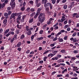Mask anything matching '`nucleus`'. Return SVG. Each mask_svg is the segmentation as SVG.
I'll list each match as a JSON object with an SVG mask.
<instances>
[{
	"label": "nucleus",
	"instance_id": "nucleus-24",
	"mask_svg": "<svg viewBox=\"0 0 79 79\" xmlns=\"http://www.w3.org/2000/svg\"><path fill=\"white\" fill-rule=\"evenodd\" d=\"M33 21H34V19H33V18L30 19L29 23H32V22H33Z\"/></svg>",
	"mask_w": 79,
	"mask_h": 79
},
{
	"label": "nucleus",
	"instance_id": "nucleus-52",
	"mask_svg": "<svg viewBox=\"0 0 79 79\" xmlns=\"http://www.w3.org/2000/svg\"><path fill=\"white\" fill-rule=\"evenodd\" d=\"M17 50H18L19 52H21V48H19L17 49Z\"/></svg>",
	"mask_w": 79,
	"mask_h": 79
},
{
	"label": "nucleus",
	"instance_id": "nucleus-40",
	"mask_svg": "<svg viewBox=\"0 0 79 79\" xmlns=\"http://www.w3.org/2000/svg\"><path fill=\"white\" fill-rule=\"evenodd\" d=\"M3 30L2 28L0 29V34H2L3 32Z\"/></svg>",
	"mask_w": 79,
	"mask_h": 79
},
{
	"label": "nucleus",
	"instance_id": "nucleus-61",
	"mask_svg": "<svg viewBox=\"0 0 79 79\" xmlns=\"http://www.w3.org/2000/svg\"><path fill=\"white\" fill-rule=\"evenodd\" d=\"M10 30L11 31H15V29L13 28H11L10 29Z\"/></svg>",
	"mask_w": 79,
	"mask_h": 79
},
{
	"label": "nucleus",
	"instance_id": "nucleus-21",
	"mask_svg": "<svg viewBox=\"0 0 79 79\" xmlns=\"http://www.w3.org/2000/svg\"><path fill=\"white\" fill-rule=\"evenodd\" d=\"M12 14H13V15H14V16H19V15H20V14L19 13H12Z\"/></svg>",
	"mask_w": 79,
	"mask_h": 79
},
{
	"label": "nucleus",
	"instance_id": "nucleus-5",
	"mask_svg": "<svg viewBox=\"0 0 79 79\" xmlns=\"http://www.w3.org/2000/svg\"><path fill=\"white\" fill-rule=\"evenodd\" d=\"M8 2V0H5L4 3L2 4V7L3 8L5 6V4H7Z\"/></svg>",
	"mask_w": 79,
	"mask_h": 79
},
{
	"label": "nucleus",
	"instance_id": "nucleus-9",
	"mask_svg": "<svg viewBox=\"0 0 79 79\" xmlns=\"http://www.w3.org/2000/svg\"><path fill=\"white\" fill-rule=\"evenodd\" d=\"M4 16H5V17H6V18H8V13H4Z\"/></svg>",
	"mask_w": 79,
	"mask_h": 79
},
{
	"label": "nucleus",
	"instance_id": "nucleus-30",
	"mask_svg": "<svg viewBox=\"0 0 79 79\" xmlns=\"http://www.w3.org/2000/svg\"><path fill=\"white\" fill-rule=\"evenodd\" d=\"M73 53H75V54H76L77 53H79V51H78V50H74L73 51Z\"/></svg>",
	"mask_w": 79,
	"mask_h": 79
},
{
	"label": "nucleus",
	"instance_id": "nucleus-3",
	"mask_svg": "<svg viewBox=\"0 0 79 79\" xmlns=\"http://www.w3.org/2000/svg\"><path fill=\"white\" fill-rule=\"evenodd\" d=\"M15 0H11L12 2L10 3V5L11 6L12 8H14L15 6V3L13 2H14Z\"/></svg>",
	"mask_w": 79,
	"mask_h": 79
},
{
	"label": "nucleus",
	"instance_id": "nucleus-60",
	"mask_svg": "<svg viewBox=\"0 0 79 79\" xmlns=\"http://www.w3.org/2000/svg\"><path fill=\"white\" fill-rule=\"evenodd\" d=\"M68 23V21H67L66 20L64 21V24H66Z\"/></svg>",
	"mask_w": 79,
	"mask_h": 79
},
{
	"label": "nucleus",
	"instance_id": "nucleus-27",
	"mask_svg": "<svg viewBox=\"0 0 79 79\" xmlns=\"http://www.w3.org/2000/svg\"><path fill=\"white\" fill-rule=\"evenodd\" d=\"M53 4H55L56 3V0H51Z\"/></svg>",
	"mask_w": 79,
	"mask_h": 79
},
{
	"label": "nucleus",
	"instance_id": "nucleus-15",
	"mask_svg": "<svg viewBox=\"0 0 79 79\" xmlns=\"http://www.w3.org/2000/svg\"><path fill=\"white\" fill-rule=\"evenodd\" d=\"M17 45L18 47H20L21 45V42H19L17 44Z\"/></svg>",
	"mask_w": 79,
	"mask_h": 79
},
{
	"label": "nucleus",
	"instance_id": "nucleus-57",
	"mask_svg": "<svg viewBox=\"0 0 79 79\" xmlns=\"http://www.w3.org/2000/svg\"><path fill=\"white\" fill-rule=\"evenodd\" d=\"M19 20H20L18 19H17V23H18L19 24L20 23V21Z\"/></svg>",
	"mask_w": 79,
	"mask_h": 79
},
{
	"label": "nucleus",
	"instance_id": "nucleus-50",
	"mask_svg": "<svg viewBox=\"0 0 79 79\" xmlns=\"http://www.w3.org/2000/svg\"><path fill=\"white\" fill-rule=\"evenodd\" d=\"M50 46L52 47H54V46H55V44H51L50 45Z\"/></svg>",
	"mask_w": 79,
	"mask_h": 79
},
{
	"label": "nucleus",
	"instance_id": "nucleus-55",
	"mask_svg": "<svg viewBox=\"0 0 79 79\" xmlns=\"http://www.w3.org/2000/svg\"><path fill=\"white\" fill-rule=\"evenodd\" d=\"M67 39H68V36H65L64 37V40H66Z\"/></svg>",
	"mask_w": 79,
	"mask_h": 79
},
{
	"label": "nucleus",
	"instance_id": "nucleus-12",
	"mask_svg": "<svg viewBox=\"0 0 79 79\" xmlns=\"http://www.w3.org/2000/svg\"><path fill=\"white\" fill-rule=\"evenodd\" d=\"M45 10L46 12L48 13H49V8L48 7H46L45 8Z\"/></svg>",
	"mask_w": 79,
	"mask_h": 79
},
{
	"label": "nucleus",
	"instance_id": "nucleus-64",
	"mask_svg": "<svg viewBox=\"0 0 79 79\" xmlns=\"http://www.w3.org/2000/svg\"><path fill=\"white\" fill-rule=\"evenodd\" d=\"M34 51H31L30 53V54H34Z\"/></svg>",
	"mask_w": 79,
	"mask_h": 79
},
{
	"label": "nucleus",
	"instance_id": "nucleus-46",
	"mask_svg": "<svg viewBox=\"0 0 79 79\" xmlns=\"http://www.w3.org/2000/svg\"><path fill=\"white\" fill-rule=\"evenodd\" d=\"M35 13H33L31 14L30 15L32 17L33 16H34V15H35Z\"/></svg>",
	"mask_w": 79,
	"mask_h": 79
},
{
	"label": "nucleus",
	"instance_id": "nucleus-34",
	"mask_svg": "<svg viewBox=\"0 0 79 79\" xmlns=\"http://www.w3.org/2000/svg\"><path fill=\"white\" fill-rule=\"evenodd\" d=\"M77 34V33H76V32H74L72 35L73 37H74L75 36H76Z\"/></svg>",
	"mask_w": 79,
	"mask_h": 79
},
{
	"label": "nucleus",
	"instance_id": "nucleus-59",
	"mask_svg": "<svg viewBox=\"0 0 79 79\" xmlns=\"http://www.w3.org/2000/svg\"><path fill=\"white\" fill-rule=\"evenodd\" d=\"M51 23V22L49 20L47 22V24H48V25H49Z\"/></svg>",
	"mask_w": 79,
	"mask_h": 79
},
{
	"label": "nucleus",
	"instance_id": "nucleus-38",
	"mask_svg": "<svg viewBox=\"0 0 79 79\" xmlns=\"http://www.w3.org/2000/svg\"><path fill=\"white\" fill-rule=\"evenodd\" d=\"M48 52H49V51H48V50L46 51V52H44L43 53V54H44V55L47 54V53H48Z\"/></svg>",
	"mask_w": 79,
	"mask_h": 79
},
{
	"label": "nucleus",
	"instance_id": "nucleus-62",
	"mask_svg": "<svg viewBox=\"0 0 79 79\" xmlns=\"http://www.w3.org/2000/svg\"><path fill=\"white\" fill-rule=\"evenodd\" d=\"M44 63V61L43 60H41L39 61V63L40 64H42Z\"/></svg>",
	"mask_w": 79,
	"mask_h": 79
},
{
	"label": "nucleus",
	"instance_id": "nucleus-13",
	"mask_svg": "<svg viewBox=\"0 0 79 79\" xmlns=\"http://www.w3.org/2000/svg\"><path fill=\"white\" fill-rule=\"evenodd\" d=\"M66 72H67V69H66L62 71V74H64V73H66Z\"/></svg>",
	"mask_w": 79,
	"mask_h": 79
},
{
	"label": "nucleus",
	"instance_id": "nucleus-2",
	"mask_svg": "<svg viewBox=\"0 0 79 79\" xmlns=\"http://www.w3.org/2000/svg\"><path fill=\"white\" fill-rule=\"evenodd\" d=\"M44 7H50V10H52L53 8V6L52 4L50 3H47V4H45L44 5Z\"/></svg>",
	"mask_w": 79,
	"mask_h": 79
},
{
	"label": "nucleus",
	"instance_id": "nucleus-43",
	"mask_svg": "<svg viewBox=\"0 0 79 79\" xmlns=\"http://www.w3.org/2000/svg\"><path fill=\"white\" fill-rule=\"evenodd\" d=\"M57 76L58 77H62V76H63V75H62V74L57 75Z\"/></svg>",
	"mask_w": 79,
	"mask_h": 79
},
{
	"label": "nucleus",
	"instance_id": "nucleus-23",
	"mask_svg": "<svg viewBox=\"0 0 79 79\" xmlns=\"http://www.w3.org/2000/svg\"><path fill=\"white\" fill-rule=\"evenodd\" d=\"M78 41H79V40H77L76 38H75L74 39H73V42H74L75 43L76 42H77Z\"/></svg>",
	"mask_w": 79,
	"mask_h": 79
},
{
	"label": "nucleus",
	"instance_id": "nucleus-16",
	"mask_svg": "<svg viewBox=\"0 0 79 79\" xmlns=\"http://www.w3.org/2000/svg\"><path fill=\"white\" fill-rule=\"evenodd\" d=\"M60 52L62 53H65L66 51L64 49H62L60 51Z\"/></svg>",
	"mask_w": 79,
	"mask_h": 79
},
{
	"label": "nucleus",
	"instance_id": "nucleus-10",
	"mask_svg": "<svg viewBox=\"0 0 79 79\" xmlns=\"http://www.w3.org/2000/svg\"><path fill=\"white\" fill-rule=\"evenodd\" d=\"M54 55H55V54H53L51 53H50L49 55H48V57H50V56H54Z\"/></svg>",
	"mask_w": 79,
	"mask_h": 79
},
{
	"label": "nucleus",
	"instance_id": "nucleus-28",
	"mask_svg": "<svg viewBox=\"0 0 79 79\" xmlns=\"http://www.w3.org/2000/svg\"><path fill=\"white\" fill-rule=\"evenodd\" d=\"M14 40H15V37L12 38V39H11L10 40L11 43H13V41H14Z\"/></svg>",
	"mask_w": 79,
	"mask_h": 79
},
{
	"label": "nucleus",
	"instance_id": "nucleus-17",
	"mask_svg": "<svg viewBox=\"0 0 79 79\" xmlns=\"http://www.w3.org/2000/svg\"><path fill=\"white\" fill-rule=\"evenodd\" d=\"M46 3H47V0H42V3L43 4H46Z\"/></svg>",
	"mask_w": 79,
	"mask_h": 79
},
{
	"label": "nucleus",
	"instance_id": "nucleus-56",
	"mask_svg": "<svg viewBox=\"0 0 79 79\" xmlns=\"http://www.w3.org/2000/svg\"><path fill=\"white\" fill-rule=\"evenodd\" d=\"M67 31H71V28L70 27L68 28L67 29Z\"/></svg>",
	"mask_w": 79,
	"mask_h": 79
},
{
	"label": "nucleus",
	"instance_id": "nucleus-6",
	"mask_svg": "<svg viewBox=\"0 0 79 79\" xmlns=\"http://www.w3.org/2000/svg\"><path fill=\"white\" fill-rule=\"evenodd\" d=\"M64 60H62L61 59H60L57 60L58 63H64Z\"/></svg>",
	"mask_w": 79,
	"mask_h": 79
},
{
	"label": "nucleus",
	"instance_id": "nucleus-54",
	"mask_svg": "<svg viewBox=\"0 0 79 79\" xmlns=\"http://www.w3.org/2000/svg\"><path fill=\"white\" fill-rule=\"evenodd\" d=\"M77 76V75L76 73H73V76H74V77H76Z\"/></svg>",
	"mask_w": 79,
	"mask_h": 79
},
{
	"label": "nucleus",
	"instance_id": "nucleus-7",
	"mask_svg": "<svg viewBox=\"0 0 79 79\" xmlns=\"http://www.w3.org/2000/svg\"><path fill=\"white\" fill-rule=\"evenodd\" d=\"M15 17L14 15H13V14H12L10 17V19H12V18H13V19H15Z\"/></svg>",
	"mask_w": 79,
	"mask_h": 79
},
{
	"label": "nucleus",
	"instance_id": "nucleus-53",
	"mask_svg": "<svg viewBox=\"0 0 79 79\" xmlns=\"http://www.w3.org/2000/svg\"><path fill=\"white\" fill-rule=\"evenodd\" d=\"M26 29L27 31H29V27L27 26L26 27Z\"/></svg>",
	"mask_w": 79,
	"mask_h": 79
},
{
	"label": "nucleus",
	"instance_id": "nucleus-39",
	"mask_svg": "<svg viewBox=\"0 0 79 79\" xmlns=\"http://www.w3.org/2000/svg\"><path fill=\"white\" fill-rule=\"evenodd\" d=\"M30 11L32 12H34L35 11V9L34 8H31L30 9Z\"/></svg>",
	"mask_w": 79,
	"mask_h": 79
},
{
	"label": "nucleus",
	"instance_id": "nucleus-37",
	"mask_svg": "<svg viewBox=\"0 0 79 79\" xmlns=\"http://www.w3.org/2000/svg\"><path fill=\"white\" fill-rule=\"evenodd\" d=\"M37 5H36V6H37V7H39V6H40V3H36Z\"/></svg>",
	"mask_w": 79,
	"mask_h": 79
},
{
	"label": "nucleus",
	"instance_id": "nucleus-63",
	"mask_svg": "<svg viewBox=\"0 0 79 79\" xmlns=\"http://www.w3.org/2000/svg\"><path fill=\"white\" fill-rule=\"evenodd\" d=\"M41 10H42V8H40L38 9L37 11H38V12H39V11H40Z\"/></svg>",
	"mask_w": 79,
	"mask_h": 79
},
{
	"label": "nucleus",
	"instance_id": "nucleus-1",
	"mask_svg": "<svg viewBox=\"0 0 79 79\" xmlns=\"http://www.w3.org/2000/svg\"><path fill=\"white\" fill-rule=\"evenodd\" d=\"M39 21L42 23L45 21V17H44L43 14L41 13L39 16Z\"/></svg>",
	"mask_w": 79,
	"mask_h": 79
},
{
	"label": "nucleus",
	"instance_id": "nucleus-58",
	"mask_svg": "<svg viewBox=\"0 0 79 79\" xmlns=\"http://www.w3.org/2000/svg\"><path fill=\"white\" fill-rule=\"evenodd\" d=\"M56 63H55L54 64H52V66H56Z\"/></svg>",
	"mask_w": 79,
	"mask_h": 79
},
{
	"label": "nucleus",
	"instance_id": "nucleus-33",
	"mask_svg": "<svg viewBox=\"0 0 79 79\" xmlns=\"http://www.w3.org/2000/svg\"><path fill=\"white\" fill-rule=\"evenodd\" d=\"M38 15H39V14H38V13H36V14L35 15L34 17V18H35H35H37V17L38 16Z\"/></svg>",
	"mask_w": 79,
	"mask_h": 79
},
{
	"label": "nucleus",
	"instance_id": "nucleus-11",
	"mask_svg": "<svg viewBox=\"0 0 79 79\" xmlns=\"http://www.w3.org/2000/svg\"><path fill=\"white\" fill-rule=\"evenodd\" d=\"M9 31H10L9 29L6 30L4 32V34H7L8 32H9Z\"/></svg>",
	"mask_w": 79,
	"mask_h": 79
},
{
	"label": "nucleus",
	"instance_id": "nucleus-31",
	"mask_svg": "<svg viewBox=\"0 0 79 79\" xmlns=\"http://www.w3.org/2000/svg\"><path fill=\"white\" fill-rule=\"evenodd\" d=\"M24 10H25V7H24V6H23L21 8V11H24Z\"/></svg>",
	"mask_w": 79,
	"mask_h": 79
},
{
	"label": "nucleus",
	"instance_id": "nucleus-19",
	"mask_svg": "<svg viewBox=\"0 0 79 79\" xmlns=\"http://www.w3.org/2000/svg\"><path fill=\"white\" fill-rule=\"evenodd\" d=\"M24 37H25L24 35H22L20 37V39H24Z\"/></svg>",
	"mask_w": 79,
	"mask_h": 79
},
{
	"label": "nucleus",
	"instance_id": "nucleus-44",
	"mask_svg": "<svg viewBox=\"0 0 79 79\" xmlns=\"http://www.w3.org/2000/svg\"><path fill=\"white\" fill-rule=\"evenodd\" d=\"M57 58H61V55H58L56 56Z\"/></svg>",
	"mask_w": 79,
	"mask_h": 79
},
{
	"label": "nucleus",
	"instance_id": "nucleus-49",
	"mask_svg": "<svg viewBox=\"0 0 79 79\" xmlns=\"http://www.w3.org/2000/svg\"><path fill=\"white\" fill-rule=\"evenodd\" d=\"M72 6H73V5L71 4L68 6V8H71Z\"/></svg>",
	"mask_w": 79,
	"mask_h": 79
},
{
	"label": "nucleus",
	"instance_id": "nucleus-48",
	"mask_svg": "<svg viewBox=\"0 0 79 79\" xmlns=\"http://www.w3.org/2000/svg\"><path fill=\"white\" fill-rule=\"evenodd\" d=\"M26 5V2H23V6H25Z\"/></svg>",
	"mask_w": 79,
	"mask_h": 79
},
{
	"label": "nucleus",
	"instance_id": "nucleus-22",
	"mask_svg": "<svg viewBox=\"0 0 79 79\" xmlns=\"http://www.w3.org/2000/svg\"><path fill=\"white\" fill-rule=\"evenodd\" d=\"M6 23H7V19H6L3 20V23L4 24H6Z\"/></svg>",
	"mask_w": 79,
	"mask_h": 79
},
{
	"label": "nucleus",
	"instance_id": "nucleus-8",
	"mask_svg": "<svg viewBox=\"0 0 79 79\" xmlns=\"http://www.w3.org/2000/svg\"><path fill=\"white\" fill-rule=\"evenodd\" d=\"M58 40H59V42H62L64 41L63 40V38H60V37L58 39Z\"/></svg>",
	"mask_w": 79,
	"mask_h": 79
},
{
	"label": "nucleus",
	"instance_id": "nucleus-18",
	"mask_svg": "<svg viewBox=\"0 0 79 79\" xmlns=\"http://www.w3.org/2000/svg\"><path fill=\"white\" fill-rule=\"evenodd\" d=\"M22 27H23V25H17V28L18 29H21Z\"/></svg>",
	"mask_w": 79,
	"mask_h": 79
},
{
	"label": "nucleus",
	"instance_id": "nucleus-14",
	"mask_svg": "<svg viewBox=\"0 0 79 79\" xmlns=\"http://www.w3.org/2000/svg\"><path fill=\"white\" fill-rule=\"evenodd\" d=\"M42 39H44V37H41L38 38V40L39 41V40H42Z\"/></svg>",
	"mask_w": 79,
	"mask_h": 79
},
{
	"label": "nucleus",
	"instance_id": "nucleus-42",
	"mask_svg": "<svg viewBox=\"0 0 79 79\" xmlns=\"http://www.w3.org/2000/svg\"><path fill=\"white\" fill-rule=\"evenodd\" d=\"M31 31H29L28 32H27V35H31Z\"/></svg>",
	"mask_w": 79,
	"mask_h": 79
},
{
	"label": "nucleus",
	"instance_id": "nucleus-29",
	"mask_svg": "<svg viewBox=\"0 0 79 79\" xmlns=\"http://www.w3.org/2000/svg\"><path fill=\"white\" fill-rule=\"evenodd\" d=\"M39 33L41 35L43 34V33H44V30H40V31Z\"/></svg>",
	"mask_w": 79,
	"mask_h": 79
},
{
	"label": "nucleus",
	"instance_id": "nucleus-35",
	"mask_svg": "<svg viewBox=\"0 0 79 79\" xmlns=\"http://www.w3.org/2000/svg\"><path fill=\"white\" fill-rule=\"evenodd\" d=\"M57 39H58V38L57 37H56L53 40V42H55V41H56V40H57Z\"/></svg>",
	"mask_w": 79,
	"mask_h": 79
},
{
	"label": "nucleus",
	"instance_id": "nucleus-45",
	"mask_svg": "<svg viewBox=\"0 0 79 79\" xmlns=\"http://www.w3.org/2000/svg\"><path fill=\"white\" fill-rule=\"evenodd\" d=\"M23 1H22L20 2V6H22L23 5Z\"/></svg>",
	"mask_w": 79,
	"mask_h": 79
},
{
	"label": "nucleus",
	"instance_id": "nucleus-4",
	"mask_svg": "<svg viewBox=\"0 0 79 79\" xmlns=\"http://www.w3.org/2000/svg\"><path fill=\"white\" fill-rule=\"evenodd\" d=\"M10 34H12V35H15V33L13 31H9L7 34L6 36L7 37H8L9 35H10Z\"/></svg>",
	"mask_w": 79,
	"mask_h": 79
},
{
	"label": "nucleus",
	"instance_id": "nucleus-32",
	"mask_svg": "<svg viewBox=\"0 0 79 79\" xmlns=\"http://www.w3.org/2000/svg\"><path fill=\"white\" fill-rule=\"evenodd\" d=\"M48 57L47 56L44 57L43 58V60L44 61H46V60H47V58Z\"/></svg>",
	"mask_w": 79,
	"mask_h": 79
},
{
	"label": "nucleus",
	"instance_id": "nucleus-51",
	"mask_svg": "<svg viewBox=\"0 0 79 79\" xmlns=\"http://www.w3.org/2000/svg\"><path fill=\"white\" fill-rule=\"evenodd\" d=\"M58 23H57L55 25H54L53 27H56V26H58Z\"/></svg>",
	"mask_w": 79,
	"mask_h": 79
},
{
	"label": "nucleus",
	"instance_id": "nucleus-47",
	"mask_svg": "<svg viewBox=\"0 0 79 79\" xmlns=\"http://www.w3.org/2000/svg\"><path fill=\"white\" fill-rule=\"evenodd\" d=\"M21 16L19 15L18 16V18H17V19H19V20H20V19H21Z\"/></svg>",
	"mask_w": 79,
	"mask_h": 79
},
{
	"label": "nucleus",
	"instance_id": "nucleus-20",
	"mask_svg": "<svg viewBox=\"0 0 79 79\" xmlns=\"http://www.w3.org/2000/svg\"><path fill=\"white\" fill-rule=\"evenodd\" d=\"M29 3L31 5H34V2L32 0L30 1L29 2Z\"/></svg>",
	"mask_w": 79,
	"mask_h": 79
},
{
	"label": "nucleus",
	"instance_id": "nucleus-25",
	"mask_svg": "<svg viewBox=\"0 0 79 79\" xmlns=\"http://www.w3.org/2000/svg\"><path fill=\"white\" fill-rule=\"evenodd\" d=\"M52 53H53V54H56V53H58V51H52Z\"/></svg>",
	"mask_w": 79,
	"mask_h": 79
},
{
	"label": "nucleus",
	"instance_id": "nucleus-41",
	"mask_svg": "<svg viewBox=\"0 0 79 79\" xmlns=\"http://www.w3.org/2000/svg\"><path fill=\"white\" fill-rule=\"evenodd\" d=\"M61 34V32H59L57 34L56 36L58 37V35H60V34Z\"/></svg>",
	"mask_w": 79,
	"mask_h": 79
},
{
	"label": "nucleus",
	"instance_id": "nucleus-26",
	"mask_svg": "<svg viewBox=\"0 0 79 79\" xmlns=\"http://www.w3.org/2000/svg\"><path fill=\"white\" fill-rule=\"evenodd\" d=\"M67 5H65L63 6L64 9L66 10V9H67Z\"/></svg>",
	"mask_w": 79,
	"mask_h": 79
},
{
	"label": "nucleus",
	"instance_id": "nucleus-36",
	"mask_svg": "<svg viewBox=\"0 0 79 79\" xmlns=\"http://www.w3.org/2000/svg\"><path fill=\"white\" fill-rule=\"evenodd\" d=\"M68 27H69V25H66L64 26V28H65V29H66V28H67Z\"/></svg>",
	"mask_w": 79,
	"mask_h": 79
}]
</instances>
